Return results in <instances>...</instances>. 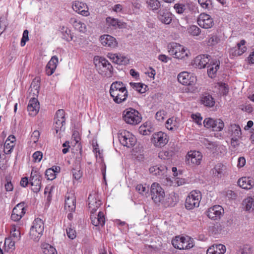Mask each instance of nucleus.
I'll return each instance as SVG.
<instances>
[{
  "label": "nucleus",
  "mask_w": 254,
  "mask_h": 254,
  "mask_svg": "<svg viewBox=\"0 0 254 254\" xmlns=\"http://www.w3.org/2000/svg\"><path fill=\"white\" fill-rule=\"evenodd\" d=\"M178 80L182 84L187 86L185 88L187 92L195 94L198 91V88L194 85L196 82V77L193 73L182 72L178 75Z\"/></svg>",
  "instance_id": "obj_1"
},
{
  "label": "nucleus",
  "mask_w": 254,
  "mask_h": 254,
  "mask_svg": "<svg viewBox=\"0 0 254 254\" xmlns=\"http://www.w3.org/2000/svg\"><path fill=\"white\" fill-rule=\"evenodd\" d=\"M94 63L99 74L105 77L112 76L113 68L108 60L103 57H95Z\"/></svg>",
  "instance_id": "obj_2"
},
{
  "label": "nucleus",
  "mask_w": 254,
  "mask_h": 254,
  "mask_svg": "<svg viewBox=\"0 0 254 254\" xmlns=\"http://www.w3.org/2000/svg\"><path fill=\"white\" fill-rule=\"evenodd\" d=\"M44 230V224L43 220L39 218L35 219L29 233L31 239L35 242H38L43 235Z\"/></svg>",
  "instance_id": "obj_3"
},
{
  "label": "nucleus",
  "mask_w": 254,
  "mask_h": 254,
  "mask_svg": "<svg viewBox=\"0 0 254 254\" xmlns=\"http://www.w3.org/2000/svg\"><path fill=\"white\" fill-rule=\"evenodd\" d=\"M201 194L198 190H192L186 198L185 207L188 210H191L199 205Z\"/></svg>",
  "instance_id": "obj_4"
},
{
  "label": "nucleus",
  "mask_w": 254,
  "mask_h": 254,
  "mask_svg": "<svg viewBox=\"0 0 254 254\" xmlns=\"http://www.w3.org/2000/svg\"><path fill=\"white\" fill-rule=\"evenodd\" d=\"M118 137L120 142L124 146H127L128 148L134 146L136 142L135 137L126 130L119 131Z\"/></svg>",
  "instance_id": "obj_5"
},
{
  "label": "nucleus",
  "mask_w": 254,
  "mask_h": 254,
  "mask_svg": "<svg viewBox=\"0 0 254 254\" xmlns=\"http://www.w3.org/2000/svg\"><path fill=\"white\" fill-rule=\"evenodd\" d=\"M150 193L152 199L157 205L163 202L165 195L164 190L157 183H154L151 185Z\"/></svg>",
  "instance_id": "obj_6"
},
{
  "label": "nucleus",
  "mask_w": 254,
  "mask_h": 254,
  "mask_svg": "<svg viewBox=\"0 0 254 254\" xmlns=\"http://www.w3.org/2000/svg\"><path fill=\"white\" fill-rule=\"evenodd\" d=\"M168 52L170 55L177 59H182L188 57V53L185 48L177 43H171L168 45Z\"/></svg>",
  "instance_id": "obj_7"
},
{
  "label": "nucleus",
  "mask_w": 254,
  "mask_h": 254,
  "mask_svg": "<svg viewBox=\"0 0 254 254\" xmlns=\"http://www.w3.org/2000/svg\"><path fill=\"white\" fill-rule=\"evenodd\" d=\"M139 114L137 111L130 108L129 110L124 111L123 119L127 124L136 125L140 122L141 119Z\"/></svg>",
  "instance_id": "obj_8"
},
{
  "label": "nucleus",
  "mask_w": 254,
  "mask_h": 254,
  "mask_svg": "<svg viewBox=\"0 0 254 254\" xmlns=\"http://www.w3.org/2000/svg\"><path fill=\"white\" fill-rule=\"evenodd\" d=\"M204 127L207 128H212L213 131H221L224 127V124L220 119H213L212 118H206L203 121Z\"/></svg>",
  "instance_id": "obj_9"
},
{
  "label": "nucleus",
  "mask_w": 254,
  "mask_h": 254,
  "mask_svg": "<svg viewBox=\"0 0 254 254\" xmlns=\"http://www.w3.org/2000/svg\"><path fill=\"white\" fill-rule=\"evenodd\" d=\"M202 155L199 151H190L186 155V164L190 166L198 165L202 160Z\"/></svg>",
  "instance_id": "obj_10"
},
{
  "label": "nucleus",
  "mask_w": 254,
  "mask_h": 254,
  "mask_svg": "<svg viewBox=\"0 0 254 254\" xmlns=\"http://www.w3.org/2000/svg\"><path fill=\"white\" fill-rule=\"evenodd\" d=\"M157 18L161 23L168 25L172 22L173 14L168 8H162L157 12Z\"/></svg>",
  "instance_id": "obj_11"
},
{
  "label": "nucleus",
  "mask_w": 254,
  "mask_h": 254,
  "mask_svg": "<svg viewBox=\"0 0 254 254\" xmlns=\"http://www.w3.org/2000/svg\"><path fill=\"white\" fill-rule=\"evenodd\" d=\"M42 176L37 171H32L30 180V184L33 188L32 190L34 192H38L41 189Z\"/></svg>",
  "instance_id": "obj_12"
},
{
  "label": "nucleus",
  "mask_w": 254,
  "mask_h": 254,
  "mask_svg": "<svg viewBox=\"0 0 254 254\" xmlns=\"http://www.w3.org/2000/svg\"><path fill=\"white\" fill-rule=\"evenodd\" d=\"M197 23L199 26L204 29L210 28L214 25L212 18L205 13H202L199 15Z\"/></svg>",
  "instance_id": "obj_13"
},
{
  "label": "nucleus",
  "mask_w": 254,
  "mask_h": 254,
  "mask_svg": "<svg viewBox=\"0 0 254 254\" xmlns=\"http://www.w3.org/2000/svg\"><path fill=\"white\" fill-rule=\"evenodd\" d=\"M151 140L156 147L164 146L168 142L167 134L162 131L154 133Z\"/></svg>",
  "instance_id": "obj_14"
},
{
  "label": "nucleus",
  "mask_w": 254,
  "mask_h": 254,
  "mask_svg": "<svg viewBox=\"0 0 254 254\" xmlns=\"http://www.w3.org/2000/svg\"><path fill=\"white\" fill-rule=\"evenodd\" d=\"M25 212V202H21L17 204L13 209L11 218L14 221H18L21 219Z\"/></svg>",
  "instance_id": "obj_15"
},
{
  "label": "nucleus",
  "mask_w": 254,
  "mask_h": 254,
  "mask_svg": "<svg viewBox=\"0 0 254 254\" xmlns=\"http://www.w3.org/2000/svg\"><path fill=\"white\" fill-rule=\"evenodd\" d=\"M223 213L224 209L223 207L219 205H214L209 208L207 211V216L213 220L220 219Z\"/></svg>",
  "instance_id": "obj_16"
},
{
  "label": "nucleus",
  "mask_w": 254,
  "mask_h": 254,
  "mask_svg": "<svg viewBox=\"0 0 254 254\" xmlns=\"http://www.w3.org/2000/svg\"><path fill=\"white\" fill-rule=\"evenodd\" d=\"M118 91L121 93H123L125 91L124 95H128L126 87L122 82L116 81L113 82L111 85L110 89V95H114V94L120 95V93H117Z\"/></svg>",
  "instance_id": "obj_17"
},
{
  "label": "nucleus",
  "mask_w": 254,
  "mask_h": 254,
  "mask_svg": "<svg viewBox=\"0 0 254 254\" xmlns=\"http://www.w3.org/2000/svg\"><path fill=\"white\" fill-rule=\"evenodd\" d=\"M210 56L208 55H200L197 56L194 60V64L199 68L206 67L210 63Z\"/></svg>",
  "instance_id": "obj_18"
},
{
  "label": "nucleus",
  "mask_w": 254,
  "mask_h": 254,
  "mask_svg": "<svg viewBox=\"0 0 254 254\" xmlns=\"http://www.w3.org/2000/svg\"><path fill=\"white\" fill-rule=\"evenodd\" d=\"M40 109L39 102L38 99L35 97L30 100L27 106V110L31 116H34L38 112Z\"/></svg>",
  "instance_id": "obj_19"
},
{
  "label": "nucleus",
  "mask_w": 254,
  "mask_h": 254,
  "mask_svg": "<svg viewBox=\"0 0 254 254\" xmlns=\"http://www.w3.org/2000/svg\"><path fill=\"white\" fill-rule=\"evenodd\" d=\"M100 41L102 45L111 48H115L117 45L116 39L109 35H104L100 37Z\"/></svg>",
  "instance_id": "obj_20"
},
{
  "label": "nucleus",
  "mask_w": 254,
  "mask_h": 254,
  "mask_svg": "<svg viewBox=\"0 0 254 254\" xmlns=\"http://www.w3.org/2000/svg\"><path fill=\"white\" fill-rule=\"evenodd\" d=\"M167 170V168L164 165L154 166L149 168V172L153 175L161 178L165 176Z\"/></svg>",
  "instance_id": "obj_21"
},
{
  "label": "nucleus",
  "mask_w": 254,
  "mask_h": 254,
  "mask_svg": "<svg viewBox=\"0 0 254 254\" xmlns=\"http://www.w3.org/2000/svg\"><path fill=\"white\" fill-rule=\"evenodd\" d=\"M106 21L109 26H112L115 29H122L126 28L127 27L126 23L117 18L108 17L106 18Z\"/></svg>",
  "instance_id": "obj_22"
},
{
  "label": "nucleus",
  "mask_w": 254,
  "mask_h": 254,
  "mask_svg": "<svg viewBox=\"0 0 254 254\" xmlns=\"http://www.w3.org/2000/svg\"><path fill=\"white\" fill-rule=\"evenodd\" d=\"M58 62V58L56 56L52 57L46 67V72L48 75H51L54 72Z\"/></svg>",
  "instance_id": "obj_23"
},
{
  "label": "nucleus",
  "mask_w": 254,
  "mask_h": 254,
  "mask_svg": "<svg viewBox=\"0 0 254 254\" xmlns=\"http://www.w3.org/2000/svg\"><path fill=\"white\" fill-rule=\"evenodd\" d=\"M40 85V78L36 77L32 81L28 92L29 95H38Z\"/></svg>",
  "instance_id": "obj_24"
},
{
  "label": "nucleus",
  "mask_w": 254,
  "mask_h": 254,
  "mask_svg": "<svg viewBox=\"0 0 254 254\" xmlns=\"http://www.w3.org/2000/svg\"><path fill=\"white\" fill-rule=\"evenodd\" d=\"M76 199L73 194L65 196L64 208L70 212L74 211L75 209Z\"/></svg>",
  "instance_id": "obj_25"
},
{
  "label": "nucleus",
  "mask_w": 254,
  "mask_h": 254,
  "mask_svg": "<svg viewBox=\"0 0 254 254\" xmlns=\"http://www.w3.org/2000/svg\"><path fill=\"white\" fill-rule=\"evenodd\" d=\"M206 67L208 76L212 78L215 76L216 72L219 68L220 62L217 60L211 61Z\"/></svg>",
  "instance_id": "obj_26"
},
{
  "label": "nucleus",
  "mask_w": 254,
  "mask_h": 254,
  "mask_svg": "<svg viewBox=\"0 0 254 254\" xmlns=\"http://www.w3.org/2000/svg\"><path fill=\"white\" fill-rule=\"evenodd\" d=\"M227 132L231 138H240L242 135L240 127L235 124H231L228 127Z\"/></svg>",
  "instance_id": "obj_27"
},
{
  "label": "nucleus",
  "mask_w": 254,
  "mask_h": 254,
  "mask_svg": "<svg viewBox=\"0 0 254 254\" xmlns=\"http://www.w3.org/2000/svg\"><path fill=\"white\" fill-rule=\"evenodd\" d=\"M92 224L95 226L101 225L103 226L105 222V218L104 212L100 211L98 212L97 217L94 216V215H91L90 216Z\"/></svg>",
  "instance_id": "obj_28"
},
{
  "label": "nucleus",
  "mask_w": 254,
  "mask_h": 254,
  "mask_svg": "<svg viewBox=\"0 0 254 254\" xmlns=\"http://www.w3.org/2000/svg\"><path fill=\"white\" fill-rule=\"evenodd\" d=\"M238 184L244 189L249 190L254 186V181L249 177H242L239 179Z\"/></svg>",
  "instance_id": "obj_29"
},
{
  "label": "nucleus",
  "mask_w": 254,
  "mask_h": 254,
  "mask_svg": "<svg viewBox=\"0 0 254 254\" xmlns=\"http://www.w3.org/2000/svg\"><path fill=\"white\" fill-rule=\"evenodd\" d=\"M243 208L249 212L254 211V199L252 197L245 198L242 203Z\"/></svg>",
  "instance_id": "obj_30"
},
{
  "label": "nucleus",
  "mask_w": 254,
  "mask_h": 254,
  "mask_svg": "<svg viewBox=\"0 0 254 254\" xmlns=\"http://www.w3.org/2000/svg\"><path fill=\"white\" fill-rule=\"evenodd\" d=\"M226 167L222 163H219L217 164L212 169L213 174L215 176L221 178L224 176Z\"/></svg>",
  "instance_id": "obj_31"
},
{
  "label": "nucleus",
  "mask_w": 254,
  "mask_h": 254,
  "mask_svg": "<svg viewBox=\"0 0 254 254\" xmlns=\"http://www.w3.org/2000/svg\"><path fill=\"white\" fill-rule=\"evenodd\" d=\"M85 4L79 1H75L72 5L73 9L76 12L84 16H87L89 13L88 10L83 9Z\"/></svg>",
  "instance_id": "obj_32"
},
{
  "label": "nucleus",
  "mask_w": 254,
  "mask_h": 254,
  "mask_svg": "<svg viewBox=\"0 0 254 254\" xmlns=\"http://www.w3.org/2000/svg\"><path fill=\"white\" fill-rule=\"evenodd\" d=\"M60 31L62 34V38L67 42L71 41L73 39L71 33V30L65 26H62L60 28Z\"/></svg>",
  "instance_id": "obj_33"
},
{
  "label": "nucleus",
  "mask_w": 254,
  "mask_h": 254,
  "mask_svg": "<svg viewBox=\"0 0 254 254\" xmlns=\"http://www.w3.org/2000/svg\"><path fill=\"white\" fill-rule=\"evenodd\" d=\"M70 22L72 24L75 29L78 30L80 32H85L86 31V25L79 20L75 18H71Z\"/></svg>",
  "instance_id": "obj_34"
},
{
  "label": "nucleus",
  "mask_w": 254,
  "mask_h": 254,
  "mask_svg": "<svg viewBox=\"0 0 254 254\" xmlns=\"http://www.w3.org/2000/svg\"><path fill=\"white\" fill-rule=\"evenodd\" d=\"M154 130L150 122H146L139 128V132L143 135H148Z\"/></svg>",
  "instance_id": "obj_35"
},
{
  "label": "nucleus",
  "mask_w": 254,
  "mask_h": 254,
  "mask_svg": "<svg viewBox=\"0 0 254 254\" xmlns=\"http://www.w3.org/2000/svg\"><path fill=\"white\" fill-rule=\"evenodd\" d=\"M181 250L190 249L193 247V240L190 237H182Z\"/></svg>",
  "instance_id": "obj_36"
},
{
  "label": "nucleus",
  "mask_w": 254,
  "mask_h": 254,
  "mask_svg": "<svg viewBox=\"0 0 254 254\" xmlns=\"http://www.w3.org/2000/svg\"><path fill=\"white\" fill-rule=\"evenodd\" d=\"M129 84L132 89L137 91V93H144L146 92L148 86L142 83L130 82Z\"/></svg>",
  "instance_id": "obj_37"
},
{
  "label": "nucleus",
  "mask_w": 254,
  "mask_h": 254,
  "mask_svg": "<svg viewBox=\"0 0 254 254\" xmlns=\"http://www.w3.org/2000/svg\"><path fill=\"white\" fill-rule=\"evenodd\" d=\"M41 247L44 254H57L56 249L49 244H42Z\"/></svg>",
  "instance_id": "obj_38"
},
{
  "label": "nucleus",
  "mask_w": 254,
  "mask_h": 254,
  "mask_svg": "<svg viewBox=\"0 0 254 254\" xmlns=\"http://www.w3.org/2000/svg\"><path fill=\"white\" fill-rule=\"evenodd\" d=\"M200 103L206 107H212L215 105V100L213 96H202Z\"/></svg>",
  "instance_id": "obj_39"
},
{
  "label": "nucleus",
  "mask_w": 254,
  "mask_h": 254,
  "mask_svg": "<svg viewBox=\"0 0 254 254\" xmlns=\"http://www.w3.org/2000/svg\"><path fill=\"white\" fill-rule=\"evenodd\" d=\"M246 43V41L244 40H242L240 43L237 44V49H235L233 53V55L235 56H238L242 55L244 53L246 50L247 48L245 46L241 47L242 46H244Z\"/></svg>",
  "instance_id": "obj_40"
},
{
  "label": "nucleus",
  "mask_w": 254,
  "mask_h": 254,
  "mask_svg": "<svg viewBox=\"0 0 254 254\" xmlns=\"http://www.w3.org/2000/svg\"><path fill=\"white\" fill-rule=\"evenodd\" d=\"M146 3L153 11H158L159 8H163V6L161 5L160 2L158 0H148L146 1Z\"/></svg>",
  "instance_id": "obj_41"
},
{
  "label": "nucleus",
  "mask_w": 254,
  "mask_h": 254,
  "mask_svg": "<svg viewBox=\"0 0 254 254\" xmlns=\"http://www.w3.org/2000/svg\"><path fill=\"white\" fill-rule=\"evenodd\" d=\"M215 88L218 90L217 94L219 95H226L229 91L228 86L225 83H219Z\"/></svg>",
  "instance_id": "obj_42"
},
{
  "label": "nucleus",
  "mask_w": 254,
  "mask_h": 254,
  "mask_svg": "<svg viewBox=\"0 0 254 254\" xmlns=\"http://www.w3.org/2000/svg\"><path fill=\"white\" fill-rule=\"evenodd\" d=\"M4 186L6 191H11L13 190V185L12 183V177L10 175H6L4 180Z\"/></svg>",
  "instance_id": "obj_43"
},
{
  "label": "nucleus",
  "mask_w": 254,
  "mask_h": 254,
  "mask_svg": "<svg viewBox=\"0 0 254 254\" xmlns=\"http://www.w3.org/2000/svg\"><path fill=\"white\" fill-rule=\"evenodd\" d=\"M54 129L55 130L56 133H58L60 131L64 130V127L65 124L64 120L60 121L59 119L54 120Z\"/></svg>",
  "instance_id": "obj_44"
},
{
  "label": "nucleus",
  "mask_w": 254,
  "mask_h": 254,
  "mask_svg": "<svg viewBox=\"0 0 254 254\" xmlns=\"http://www.w3.org/2000/svg\"><path fill=\"white\" fill-rule=\"evenodd\" d=\"M129 63V60L127 58L121 56V55L117 54L115 61L114 63L121 64V65H126L128 64Z\"/></svg>",
  "instance_id": "obj_45"
},
{
  "label": "nucleus",
  "mask_w": 254,
  "mask_h": 254,
  "mask_svg": "<svg viewBox=\"0 0 254 254\" xmlns=\"http://www.w3.org/2000/svg\"><path fill=\"white\" fill-rule=\"evenodd\" d=\"M199 4L204 8L211 9L213 7L211 0H198Z\"/></svg>",
  "instance_id": "obj_46"
},
{
  "label": "nucleus",
  "mask_w": 254,
  "mask_h": 254,
  "mask_svg": "<svg viewBox=\"0 0 254 254\" xmlns=\"http://www.w3.org/2000/svg\"><path fill=\"white\" fill-rule=\"evenodd\" d=\"M188 31L192 36H198L200 34L201 29L197 26L192 25L188 28Z\"/></svg>",
  "instance_id": "obj_47"
},
{
  "label": "nucleus",
  "mask_w": 254,
  "mask_h": 254,
  "mask_svg": "<svg viewBox=\"0 0 254 254\" xmlns=\"http://www.w3.org/2000/svg\"><path fill=\"white\" fill-rule=\"evenodd\" d=\"M174 127H178V123L174 118H169L166 122V127L170 130H173Z\"/></svg>",
  "instance_id": "obj_48"
},
{
  "label": "nucleus",
  "mask_w": 254,
  "mask_h": 254,
  "mask_svg": "<svg viewBox=\"0 0 254 254\" xmlns=\"http://www.w3.org/2000/svg\"><path fill=\"white\" fill-rule=\"evenodd\" d=\"M181 240L182 237L176 236L175 239L172 240V244L175 248L181 250Z\"/></svg>",
  "instance_id": "obj_49"
},
{
  "label": "nucleus",
  "mask_w": 254,
  "mask_h": 254,
  "mask_svg": "<svg viewBox=\"0 0 254 254\" xmlns=\"http://www.w3.org/2000/svg\"><path fill=\"white\" fill-rule=\"evenodd\" d=\"M11 138L12 139V140H10V138H8L6 139L4 143V147H5L7 149H9V150L7 151V152L9 153L11 151V150L13 148L14 146L13 142L15 141V137L14 136H11Z\"/></svg>",
  "instance_id": "obj_50"
},
{
  "label": "nucleus",
  "mask_w": 254,
  "mask_h": 254,
  "mask_svg": "<svg viewBox=\"0 0 254 254\" xmlns=\"http://www.w3.org/2000/svg\"><path fill=\"white\" fill-rule=\"evenodd\" d=\"M4 246L7 247L8 250H14L15 248V242L11 238H6L4 241Z\"/></svg>",
  "instance_id": "obj_51"
},
{
  "label": "nucleus",
  "mask_w": 254,
  "mask_h": 254,
  "mask_svg": "<svg viewBox=\"0 0 254 254\" xmlns=\"http://www.w3.org/2000/svg\"><path fill=\"white\" fill-rule=\"evenodd\" d=\"M136 190L140 193L142 195L146 194L149 190V188H147L142 184L137 185L135 188Z\"/></svg>",
  "instance_id": "obj_52"
},
{
  "label": "nucleus",
  "mask_w": 254,
  "mask_h": 254,
  "mask_svg": "<svg viewBox=\"0 0 254 254\" xmlns=\"http://www.w3.org/2000/svg\"><path fill=\"white\" fill-rule=\"evenodd\" d=\"M174 9L177 13L179 14L183 13L186 10V6L182 3H176L174 6Z\"/></svg>",
  "instance_id": "obj_53"
},
{
  "label": "nucleus",
  "mask_w": 254,
  "mask_h": 254,
  "mask_svg": "<svg viewBox=\"0 0 254 254\" xmlns=\"http://www.w3.org/2000/svg\"><path fill=\"white\" fill-rule=\"evenodd\" d=\"M59 120L60 121L64 120L65 122L64 112L62 109L58 110L56 113L54 120Z\"/></svg>",
  "instance_id": "obj_54"
},
{
  "label": "nucleus",
  "mask_w": 254,
  "mask_h": 254,
  "mask_svg": "<svg viewBox=\"0 0 254 254\" xmlns=\"http://www.w3.org/2000/svg\"><path fill=\"white\" fill-rule=\"evenodd\" d=\"M166 115V112L164 110H160L156 113V119L160 122L163 121L165 119Z\"/></svg>",
  "instance_id": "obj_55"
},
{
  "label": "nucleus",
  "mask_w": 254,
  "mask_h": 254,
  "mask_svg": "<svg viewBox=\"0 0 254 254\" xmlns=\"http://www.w3.org/2000/svg\"><path fill=\"white\" fill-rule=\"evenodd\" d=\"M191 118L197 125H201L202 118L200 113L192 114L191 115Z\"/></svg>",
  "instance_id": "obj_56"
},
{
  "label": "nucleus",
  "mask_w": 254,
  "mask_h": 254,
  "mask_svg": "<svg viewBox=\"0 0 254 254\" xmlns=\"http://www.w3.org/2000/svg\"><path fill=\"white\" fill-rule=\"evenodd\" d=\"M172 155V153L168 151H163L159 153V157L161 159H168Z\"/></svg>",
  "instance_id": "obj_57"
},
{
  "label": "nucleus",
  "mask_w": 254,
  "mask_h": 254,
  "mask_svg": "<svg viewBox=\"0 0 254 254\" xmlns=\"http://www.w3.org/2000/svg\"><path fill=\"white\" fill-rule=\"evenodd\" d=\"M239 253L240 254H252V248L248 245L244 246L243 248L239 250Z\"/></svg>",
  "instance_id": "obj_58"
},
{
  "label": "nucleus",
  "mask_w": 254,
  "mask_h": 254,
  "mask_svg": "<svg viewBox=\"0 0 254 254\" xmlns=\"http://www.w3.org/2000/svg\"><path fill=\"white\" fill-rule=\"evenodd\" d=\"M28 33L29 32L27 30H25L23 31L20 42V45L22 47L25 46L26 42L29 40Z\"/></svg>",
  "instance_id": "obj_59"
},
{
  "label": "nucleus",
  "mask_w": 254,
  "mask_h": 254,
  "mask_svg": "<svg viewBox=\"0 0 254 254\" xmlns=\"http://www.w3.org/2000/svg\"><path fill=\"white\" fill-rule=\"evenodd\" d=\"M45 175L49 180H53L56 177V174L54 173L53 170L50 168L46 171Z\"/></svg>",
  "instance_id": "obj_60"
},
{
  "label": "nucleus",
  "mask_w": 254,
  "mask_h": 254,
  "mask_svg": "<svg viewBox=\"0 0 254 254\" xmlns=\"http://www.w3.org/2000/svg\"><path fill=\"white\" fill-rule=\"evenodd\" d=\"M66 234L67 237L73 240L76 237V232L75 230H73L71 228H67L66 229Z\"/></svg>",
  "instance_id": "obj_61"
},
{
  "label": "nucleus",
  "mask_w": 254,
  "mask_h": 254,
  "mask_svg": "<svg viewBox=\"0 0 254 254\" xmlns=\"http://www.w3.org/2000/svg\"><path fill=\"white\" fill-rule=\"evenodd\" d=\"M72 172L73 178L76 180H79L82 175V172L79 170V168L77 169H73Z\"/></svg>",
  "instance_id": "obj_62"
},
{
  "label": "nucleus",
  "mask_w": 254,
  "mask_h": 254,
  "mask_svg": "<svg viewBox=\"0 0 254 254\" xmlns=\"http://www.w3.org/2000/svg\"><path fill=\"white\" fill-rule=\"evenodd\" d=\"M96 197L94 194H90L88 198V202L89 207H92L94 206L95 201L96 199Z\"/></svg>",
  "instance_id": "obj_63"
},
{
  "label": "nucleus",
  "mask_w": 254,
  "mask_h": 254,
  "mask_svg": "<svg viewBox=\"0 0 254 254\" xmlns=\"http://www.w3.org/2000/svg\"><path fill=\"white\" fill-rule=\"evenodd\" d=\"M43 157V154L40 151H36L33 154V158L35 162H40Z\"/></svg>",
  "instance_id": "obj_64"
}]
</instances>
